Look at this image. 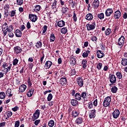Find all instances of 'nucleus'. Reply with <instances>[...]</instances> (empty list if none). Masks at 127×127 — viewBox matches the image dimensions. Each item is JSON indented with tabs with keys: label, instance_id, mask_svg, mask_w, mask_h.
Returning <instances> with one entry per match:
<instances>
[{
	"label": "nucleus",
	"instance_id": "nucleus-53",
	"mask_svg": "<svg viewBox=\"0 0 127 127\" xmlns=\"http://www.w3.org/2000/svg\"><path fill=\"white\" fill-rule=\"evenodd\" d=\"M6 29L8 32H11L12 31V26L7 27Z\"/></svg>",
	"mask_w": 127,
	"mask_h": 127
},
{
	"label": "nucleus",
	"instance_id": "nucleus-57",
	"mask_svg": "<svg viewBox=\"0 0 127 127\" xmlns=\"http://www.w3.org/2000/svg\"><path fill=\"white\" fill-rule=\"evenodd\" d=\"M11 68V64H10V66H8L7 68L6 67L5 68V70L6 72H9V71H10Z\"/></svg>",
	"mask_w": 127,
	"mask_h": 127
},
{
	"label": "nucleus",
	"instance_id": "nucleus-64",
	"mask_svg": "<svg viewBox=\"0 0 127 127\" xmlns=\"http://www.w3.org/2000/svg\"><path fill=\"white\" fill-rule=\"evenodd\" d=\"M28 85L30 87L32 85V83H31V81H30V78L29 77L28 79Z\"/></svg>",
	"mask_w": 127,
	"mask_h": 127
},
{
	"label": "nucleus",
	"instance_id": "nucleus-23",
	"mask_svg": "<svg viewBox=\"0 0 127 127\" xmlns=\"http://www.w3.org/2000/svg\"><path fill=\"white\" fill-rule=\"evenodd\" d=\"M57 25L59 26V27H63V26H65V21L60 20L58 22Z\"/></svg>",
	"mask_w": 127,
	"mask_h": 127
},
{
	"label": "nucleus",
	"instance_id": "nucleus-12",
	"mask_svg": "<svg viewBox=\"0 0 127 127\" xmlns=\"http://www.w3.org/2000/svg\"><path fill=\"white\" fill-rule=\"evenodd\" d=\"M100 4V1L99 0H94L92 2V6H94V8H98Z\"/></svg>",
	"mask_w": 127,
	"mask_h": 127
},
{
	"label": "nucleus",
	"instance_id": "nucleus-4",
	"mask_svg": "<svg viewBox=\"0 0 127 127\" xmlns=\"http://www.w3.org/2000/svg\"><path fill=\"white\" fill-rule=\"evenodd\" d=\"M110 82L111 84H115L117 82V77L114 74H109Z\"/></svg>",
	"mask_w": 127,
	"mask_h": 127
},
{
	"label": "nucleus",
	"instance_id": "nucleus-48",
	"mask_svg": "<svg viewBox=\"0 0 127 127\" xmlns=\"http://www.w3.org/2000/svg\"><path fill=\"white\" fill-rule=\"evenodd\" d=\"M52 98H53V96L52 95V94L50 93L48 95V98H47V100L49 102H50V101H51L52 100Z\"/></svg>",
	"mask_w": 127,
	"mask_h": 127
},
{
	"label": "nucleus",
	"instance_id": "nucleus-47",
	"mask_svg": "<svg viewBox=\"0 0 127 127\" xmlns=\"http://www.w3.org/2000/svg\"><path fill=\"white\" fill-rule=\"evenodd\" d=\"M89 52H90V51L85 52L83 53L82 54V57L84 58H86V57H88V56H89Z\"/></svg>",
	"mask_w": 127,
	"mask_h": 127
},
{
	"label": "nucleus",
	"instance_id": "nucleus-6",
	"mask_svg": "<svg viewBox=\"0 0 127 127\" xmlns=\"http://www.w3.org/2000/svg\"><path fill=\"white\" fill-rule=\"evenodd\" d=\"M122 16L121 11L118 10L114 13V17L115 19H119Z\"/></svg>",
	"mask_w": 127,
	"mask_h": 127
},
{
	"label": "nucleus",
	"instance_id": "nucleus-61",
	"mask_svg": "<svg viewBox=\"0 0 127 127\" xmlns=\"http://www.w3.org/2000/svg\"><path fill=\"white\" fill-rule=\"evenodd\" d=\"M2 31H3L4 36H5V35H6V34L7 33V32H8L7 30L6 29H2Z\"/></svg>",
	"mask_w": 127,
	"mask_h": 127
},
{
	"label": "nucleus",
	"instance_id": "nucleus-11",
	"mask_svg": "<svg viewBox=\"0 0 127 127\" xmlns=\"http://www.w3.org/2000/svg\"><path fill=\"white\" fill-rule=\"evenodd\" d=\"M114 12L113 8H109L105 11L106 16H111V15Z\"/></svg>",
	"mask_w": 127,
	"mask_h": 127
},
{
	"label": "nucleus",
	"instance_id": "nucleus-28",
	"mask_svg": "<svg viewBox=\"0 0 127 127\" xmlns=\"http://www.w3.org/2000/svg\"><path fill=\"white\" fill-rule=\"evenodd\" d=\"M67 2L69 3V5H71L72 8L75 7V2H74L73 0H67Z\"/></svg>",
	"mask_w": 127,
	"mask_h": 127
},
{
	"label": "nucleus",
	"instance_id": "nucleus-7",
	"mask_svg": "<svg viewBox=\"0 0 127 127\" xmlns=\"http://www.w3.org/2000/svg\"><path fill=\"white\" fill-rule=\"evenodd\" d=\"M76 81L79 87H83V85H84V80H83V78H82V77H78L76 78Z\"/></svg>",
	"mask_w": 127,
	"mask_h": 127
},
{
	"label": "nucleus",
	"instance_id": "nucleus-44",
	"mask_svg": "<svg viewBox=\"0 0 127 127\" xmlns=\"http://www.w3.org/2000/svg\"><path fill=\"white\" fill-rule=\"evenodd\" d=\"M117 91H118V87L116 86H114L111 88V92L112 93H117Z\"/></svg>",
	"mask_w": 127,
	"mask_h": 127
},
{
	"label": "nucleus",
	"instance_id": "nucleus-8",
	"mask_svg": "<svg viewBox=\"0 0 127 127\" xmlns=\"http://www.w3.org/2000/svg\"><path fill=\"white\" fill-rule=\"evenodd\" d=\"M120 114L121 113L120 112V110L115 109V110L112 113L113 118L117 119V118H119Z\"/></svg>",
	"mask_w": 127,
	"mask_h": 127
},
{
	"label": "nucleus",
	"instance_id": "nucleus-59",
	"mask_svg": "<svg viewBox=\"0 0 127 127\" xmlns=\"http://www.w3.org/2000/svg\"><path fill=\"white\" fill-rule=\"evenodd\" d=\"M20 29L21 30V31H23V30H24V29H25V26H24V25H22L20 26Z\"/></svg>",
	"mask_w": 127,
	"mask_h": 127
},
{
	"label": "nucleus",
	"instance_id": "nucleus-37",
	"mask_svg": "<svg viewBox=\"0 0 127 127\" xmlns=\"http://www.w3.org/2000/svg\"><path fill=\"white\" fill-rule=\"evenodd\" d=\"M82 64L83 68H86L87 67V60H83L82 61Z\"/></svg>",
	"mask_w": 127,
	"mask_h": 127
},
{
	"label": "nucleus",
	"instance_id": "nucleus-62",
	"mask_svg": "<svg viewBox=\"0 0 127 127\" xmlns=\"http://www.w3.org/2000/svg\"><path fill=\"white\" fill-rule=\"evenodd\" d=\"M19 121H16L15 122V127H19Z\"/></svg>",
	"mask_w": 127,
	"mask_h": 127
},
{
	"label": "nucleus",
	"instance_id": "nucleus-9",
	"mask_svg": "<svg viewBox=\"0 0 127 127\" xmlns=\"http://www.w3.org/2000/svg\"><path fill=\"white\" fill-rule=\"evenodd\" d=\"M29 18L31 20V21H32V22H35V21L37 20L38 17L37 16H36L35 14H29Z\"/></svg>",
	"mask_w": 127,
	"mask_h": 127
},
{
	"label": "nucleus",
	"instance_id": "nucleus-60",
	"mask_svg": "<svg viewBox=\"0 0 127 127\" xmlns=\"http://www.w3.org/2000/svg\"><path fill=\"white\" fill-rule=\"evenodd\" d=\"M12 111H13V112H16V111H18V107L16 106V107L12 108Z\"/></svg>",
	"mask_w": 127,
	"mask_h": 127
},
{
	"label": "nucleus",
	"instance_id": "nucleus-17",
	"mask_svg": "<svg viewBox=\"0 0 127 127\" xmlns=\"http://www.w3.org/2000/svg\"><path fill=\"white\" fill-rule=\"evenodd\" d=\"M52 65V62H51V61H47L46 62L44 67L45 69H49V68H50V67H51Z\"/></svg>",
	"mask_w": 127,
	"mask_h": 127
},
{
	"label": "nucleus",
	"instance_id": "nucleus-30",
	"mask_svg": "<svg viewBox=\"0 0 127 127\" xmlns=\"http://www.w3.org/2000/svg\"><path fill=\"white\" fill-rule=\"evenodd\" d=\"M71 104L72 106H73V107H75L78 105V101L75 99H72L71 100Z\"/></svg>",
	"mask_w": 127,
	"mask_h": 127
},
{
	"label": "nucleus",
	"instance_id": "nucleus-1",
	"mask_svg": "<svg viewBox=\"0 0 127 127\" xmlns=\"http://www.w3.org/2000/svg\"><path fill=\"white\" fill-rule=\"evenodd\" d=\"M125 40H126V39L125 38L124 36H122L118 40L117 42H116L117 45H118L120 48H122L124 46V45L125 44Z\"/></svg>",
	"mask_w": 127,
	"mask_h": 127
},
{
	"label": "nucleus",
	"instance_id": "nucleus-21",
	"mask_svg": "<svg viewBox=\"0 0 127 127\" xmlns=\"http://www.w3.org/2000/svg\"><path fill=\"white\" fill-rule=\"evenodd\" d=\"M75 123L76 124V125H81V124L83 123V118L81 117L77 118L75 121Z\"/></svg>",
	"mask_w": 127,
	"mask_h": 127
},
{
	"label": "nucleus",
	"instance_id": "nucleus-39",
	"mask_svg": "<svg viewBox=\"0 0 127 127\" xmlns=\"http://www.w3.org/2000/svg\"><path fill=\"white\" fill-rule=\"evenodd\" d=\"M55 40V36L54 35V34L52 33L50 36V42H54Z\"/></svg>",
	"mask_w": 127,
	"mask_h": 127
},
{
	"label": "nucleus",
	"instance_id": "nucleus-33",
	"mask_svg": "<svg viewBox=\"0 0 127 127\" xmlns=\"http://www.w3.org/2000/svg\"><path fill=\"white\" fill-rule=\"evenodd\" d=\"M111 33H112V30L111 29L107 28L105 30V35H106L107 36H108V35H110Z\"/></svg>",
	"mask_w": 127,
	"mask_h": 127
},
{
	"label": "nucleus",
	"instance_id": "nucleus-32",
	"mask_svg": "<svg viewBox=\"0 0 127 127\" xmlns=\"http://www.w3.org/2000/svg\"><path fill=\"white\" fill-rule=\"evenodd\" d=\"M121 64L123 66H127V59H123L121 61Z\"/></svg>",
	"mask_w": 127,
	"mask_h": 127
},
{
	"label": "nucleus",
	"instance_id": "nucleus-25",
	"mask_svg": "<svg viewBox=\"0 0 127 127\" xmlns=\"http://www.w3.org/2000/svg\"><path fill=\"white\" fill-rule=\"evenodd\" d=\"M61 32L62 34H66L68 32V29L67 27H64L61 29Z\"/></svg>",
	"mask_w": 127,
	"mask_h": 127
},
{
	"label": "nucleus",
	"instance_id": "nucleus-63",
	"mask_svg": "<svg viewBox=\"0 0 127 127\" xmlns=\"http://www.w3.org/2000/svg\"><path fill=\"white\" fill-rule=\"evenodd\" d=\"M5 124H6V122H1L0 123V127H5Z\"/></svg>",
	"mask_w": 127,
	"mask_h": 127
},
{
	"label": "nucleus",
	"instance_id": "nucleus-41",
	"mask_svg": "<svg viewBox=\"0 0 127 127\" xmlns=\"http://www.w3.org/2000/svg\"><path fill=\"white\" fill-rule=\"evenodd\" d=\"M54 124H55L54 121L50 120L48 123V126L49 127H52L54 126Z\"/></svg>",
	"mask_w": 127,
	"mask_h": 127
},
{
	"label": "nucleus",
	"instance_id": "nucleus-36",
	"mask_svg": "<svg viewBox=\"0 0 127 127\" xmlns=\"http://www.w3.org/2000/svg\"><path fill=\"white\" fill-rule=\"evenodd\" d=\"M42 34L43 35H45V32H46L47 30V26L46 25H44L42 28Z\"/></svg>",
	"mask_w": 127,
	"mask_h": 127
},
{
	"label": "nucleus",
	"instance_id": "nucleus-14",
	"mask_svg": "<svg viewBox=\"0 0 127 127\" xmlns=\"http://www.w3.org/2000/svg\"><path fill=\"white\" fill-rule=\"evenodd\" d=\"M85 18L86 20H92L93 18H94V16H93L92 13H89L86 15Z\"/></svg>",
	"mask_w": 127,
	"mask_h": 127
},
{
	"label": "nucleus",
	"instance_id": "nucleus-31",
	"mask_svg": "<svg viewBox=\"0 0 127 127\" xmlns=\"http://www.w3.org/2000/svg\"><path fill=\"white\" fill-rule=\"evenodd\" d=\"M116 75L118 79H122L123 78V74H122V72L120 71H117L116 73Z\"/></svg>",
	"mask_w": 127,
	"mask_h": 127
},
{
	"label": "nucleus",
	"instance_id": "nucleus-58",
	"mask_svg": "<svg viewBox=\"0 0 127 127\" xmlns=\"http://www.w3.org/2000/svg\"><path fill=\"white\" fill-rule=\"evenodd\" d=\"M71 76H74V75H76V70L75 69H72L70 73Z\"/></svg>",
	"mask_w": 127,
	"mask_h": 127
},
{
	"label": "nucleus",
	"instance_id": "nucleus-27",
	"mask_svg": "<svg viewBox=\"0 0 127 127\" xmlns=\"http://www.w3.org/2000/svg\"><path fill=\"white\" fill-rule=\"evenodd\" d=\"M34 11H36V12H37L38 11H39L40 10V8H41V6L39 5H36L35 6H34Z\"/></svg>",
	"mask_w": 127,
	"mask_h": 127
},
{
	"label": "nucleus",
	"instance_id": "nucleus-38",
	"mask_svg": "<svg viewBox=\"0 0 127 127\" xmlns=\"http://www.w3.org/2000/svg\"><path fill=\"white\" fill-rule=\"evenodd\" d=\"M5 98V93L4 92H0V99L1 100L4 99Z\"/></svg>",
	"mask_w": 127,
	"mask_h": 127
},
{
	"label": "nucleus",
	"instance_id": "nucleus-34",
	"mask_svg": "<svg viewBox=\"0 0 127 127\" xmlns=\"http://www.w3.org/2000/svg\"><path fill=\"white\" fill-rule=\"evenodd\" d=\"M16 4L17 5H22L23 4V0H16Z\"/></svg>",
	"mask_w": 127,
	"mask_h": 127
},
{
	"label": "nucleus",
	"instance_id": "nucleus-10",
	"mask_svg": "<svg viewBox=\"0 0 127 127\" xmlns=\"http://www.w3.org/2000/svg\"><path fill=\"white\" fill-rule=\"evenodd\" d=\"M59 83L63 86H65L67 84V79H66L65 76H64L60 79Z\"/></svg>",
	"mask_w": 127,
	"mask_h": 127
},
{
	"label": "nucleus",
	"instance_id": "nucleus-52",
	"mask_svg": "<svg viewBox=\"0 0 127 127\" xmlns=\"http://www.w3.org/2000/svg\"><path fill=\"white\" fill-rule=\"evenodd\" d=\"M102 66H103V64L99 63L97 66V69H98V70H101V69H102Z\"/></svg>",
	"mask_w": 127,
	"mask_h": 127
},
{
	"label": "nucleus",
	"instance_id": "nucleus-54",
	"mask_svg": "<svg viewBox=\"0 0 127 127\" xmlns=\"http://www.w3.org/2000/svg\"><path fill=\"white\" fill-rule=\"evenodd\" d=\"M73 21H74L75 22L77 21V16L76 15L75 12H73Z\"/></svg>",
	"mask_w": 127,
	"mask_h": 127
},
{
	"label": "nucleus",
	"instance_id": "nucleus-35",
	"mask_svg": "<svg viewBox=\"0 0 127 127\" xmlns=\"http://www.w3.org/2000/svg\"><path fill=\"white\" fill-rule=\"evenodd\" d=\"M6 94L8 96V97H12V94H11V89H7L6 91Z\"/></svg>",
	"mask_w": 127,
	"mask_h": 127
},
{
	"label": "nucleus",
	"instance_id": "nucleus-45",
	"mask_svg": "<svg viewBox=\"0 0 127 127\" xmlns=\"http://www.w3.org/2000/svg\"><path fill=\"white\" fill-rule=\"evenodd\" d=\"M57 5V0H54V2L52 5V8L54 9L56 8V5Z\"/></svg>",
	"mask_w": 127,
	"mask_h": 127
},
{
	"label": "nucleus",
	"instance_id": "nucleus-5",
	"mask_svg": "<svg viewBox=\"0 0 127 127\" xmlns=\"http://www.w3.org/2000/svg\"><path fill=\"white\" fill-rule=\"evenodd\" d=\"M40 115V111L39 110H37L34 113L33 117H32L33 121L37 120L39 118V115Z\"/></svg>",
	"mask_w": 127,
	"mask_h": 127
},
{
	"label": "nucleus",
	"instance_id": "nucleus-50",
	"mask_svg": "<svg viewBox=\"0 0 127 127\" xmlns=\"http://www.w3.org/2000/svg\"><path fill=\"white\" fill-rule=\"evenodd\" d=\"M36 47H37V48H39V47H41V46H42V43H41V42L40 41L38 42L36 44Z\"/></svg>",
	"mask_w": 127,
	"mask_h": 127
},
{
	"label": "nucleus",
	"instance_id": "nucleus-24",
	"mask_svg": "<svg viewBox=\"0 0 127 127\" xmlns=\"http://www.w3.org/2000/svg\"><path fill=\"white\" fill-rule=\"evenodd\" d=\"M15 35L16 37H21L22 36V32L19 29L15 31Z\"/></svg>",
	"mask_w": 127,
	"mask_h": 127
},
{
	"label": "nucleus",
	"instance_id": "nucleus-18",
	"mask_svg": "<svg viewBox=\"0 0 127 127\" xmlns=\"http://www.w3.org/2000/svg\"><path fill=\"white\" fill-rule=\"evenodd\" d=\"M69 63L70 64V65H75V64H76V58L73 57H71L69 58Z\"/></svg>",
	"mask_w": 127,
	"mask_h": 127
},
{
	"label": "nucleus",
	"instance_id": "nucleus-29",
	"mask_svg": "<svg viewBox=\"0 0 127 127\" xmlns=\"http://www.w3.org/2000/svg\"><path fill=\"white\" fill-rule=\"evenodd\" d=\"M97 17L99 19L102 20V19H104L105 18V14H104V13H100L97 15Z\"/></svg>",
	"mask_w": 127,
	"mask_h": 127
},
{
	"label": "nucleus",
	"instance_id": "nucleus-26",
	"mask_svg": "<svg viewBox=\"0 0 127 127\" xmlns=\"http://www.w3.org/2000/svg\"><path fill=\"white\" fill-rule=\"evenodd\" d=\"M61 11L63 13L66 14L68 12V7H62Z\"/></svg>",
	"mask_w": 127,
	"mask_h": 127
},
{
	"label": "nucleus",
	"instance_id": "nucleus-55",
	"mask_svg": "<svg viewBox=\"0 0 127 127\" xmlns=\"http://www.w3.org/2000/svg\"><path fill=\"white\" fill-rule=\"evenodd\" d=\"M8 27V25H7V23H4V24H3L2 25V29H6Z\"/></svg>",
	"mask_w": 127,
	"mask_h": 127
},
{
	"label": "nucleus",
	"instance_id": "nucleus-2",
	"mask_svg": "<svg viewBox=\"0 0 127 127\" xmlns=\"http://www.w3.org/2000/svg\"><path fill=\"white\" fill-rule=\"evenodd\" d=\"M111 101L112 98H111V97L108 96L107 97L105 98L103 101V106L105 107H109L111 104Z\"/></svg>",
	"mask_w": 127,
	"mask_h": 127
},
{
	"label": "nucleus",
	"instance_id": "nucleus-51",
	"mask_svg": "<svg viewBox=\"0 0 127 127\" xmlns=\"http://www.w3.org/2000/svg\"><path fill=\"white\" fill-rule=\"evenodd\" d=\"M18 63V60H17V59H15L13 61V66H15V65H17Z\"/></svg>",
	"mask_w": 127,
	"mask_h": 127
},
{
	"label": "nucleus",
	"instance_id": "nucleus-43",
	"mask_svg": "<svg viewBox=\"0 0 127 127\" xmlns=\"http://www.w3.org/2000/svg\"><path fill=\"white\" fill-rule=\"evenodd\" d=\"M81 98H82V99H85L87 98V93L86 92H83L81 95H80Z\"/></svg>",
	"mask_w": 127,
	"mask_h": 127
},
{
	"label": "nucleus",
	"instance_id": "nucleus-3",
	"mask_svg": "<svg viewBox=\"0 0 127 127\" xmlns=\"http://www.w3.org/2000/svg\"><path fill=\"white\" fill-rule=\"evenodd\" d=\"M87 30L90 31V30H94L96 28V22H94L91 24L88 23L86 25Z\"/></svg>",
	"mask_w": 127,
	"mask_h": 127
},
{
	"label": "nucleus",
	"instance_id": "nucleus-20",
	"mask_svg": "<svg viewBox=\"0 0 127 127\" xmlns=\"http://www.w3.org/2000/svg\"><path fill=\"white\" fill-rule=\"evenodd\" d=\"M25 90H26V85L22 84L20 86L19 91L21 93H23Z\"/></svg>",
	"mask_w": 127,
	"mask_h": 127
},
{
	"label": "nucleus",
	"instance_id": "nucleus-15",
	"mask_svg": "<svg viewBox=\"0 0 127 127\" xmlns=\"http://www.w3.org/2000/svg\"><path fill=\"white\" fill-rule=\"evenodd\" d=\"M14 51L16 53V54H18L21 53V51H22V49H21L19 46H16L14 47Z\"/></svg>",
	"mask_w": 127,
	"mask_h": 127
},
{
	"label": "nucleus",
	"instance_id": "nucleus-13",
	"mask_svg": "<svg viewBox=\"0 0 127 127\" xmlns=\"http://www.w3.org/2000/svg\"><path fill=\"white\" fill-rule=\"evenodd\" d=\"M95 113H96V110H92L89 112V115L90 119H94L96 117Z\"/></svg>",
	"mask_w": 127,
	"mask_h": 127
},
{
	"label": "nucleus",
	"instance_id": "nucleus-22",
	"mask_svg": "<svg viewBox=\"0 0 127 127\" xmlns=\"http://www.w3.org/2000/svg\"><path fill=\"white\" fill-rule=\"evenodd\" d=\"M12 116V112L10 111H8L7 112L5 113L4 117L5 118L6 120H7L8 118H10V117Z\"/></svg>",
	"mask_w": 127,
	"mask_h": 127
},
{
	"label": "nucleus",
	"instance_id": "nucleus-49",
	"mask_svg": "<svg viewBox=\"0 0 127 127\" xmlns=\"http://www.w3.org/2000/svg\"><path fill=\"white\" fill-rule=\"evenodd\" d=\"M16 10H12L11 12H10V16L11 17H12L13 16H14V15H15L16 12H15Z\"/></svg>",
	"mask_w": 127,
	"mask_h": 127
},
{
	"label": "nucleus",
	"instance_id": "nucleus-56",
	"mask_svg": "<svg viewBox=\"0 0 127 127\" xmlns=\"http://www.w3.org/2000/svg\"><path fill=\"white\" fill-rule=\"evenodd\" d=\"M92 41H93V42H97V40H98V39L97 38V37L93 36L91 38Z\"/></svg>",
	"mask_w": 127,
	"mask_h": 127
},
{
	"label": "nucleus",
	"instance_id": "nucleus-40",
	"mask_svg": "<svg viewBox=\"0 0 127 127\" xmlns=\"http://www.w3.org/2000/svg\"><path fill=\"white\" fill-rule=\"evenodd\" d=\"M75 98L76 100H78V101H80L81 100V95L79 93H76L75 95Z\"/></svg>",
	"mask_w": 127,
	"mask_h": 127
},
{
	"label": "nucleus",
	"instance_id": "nucleus-16",
	"mask_svg": "<svg viewBox=\"0 0 127 127\" xmlns=\"http://www.w3.org/2000/svg\"><path fill=\"white\" fill-rule=\"evenodd\" d=\"M105 56V54L101 51L98 50L97 51V56L98 58H103Z\"/></svg>",
	"mask_w": 127,
	"mask_h": 127
},
{
	"label": "nucleus",
	"instance_id": "nucleus-19",
	"mask_svg": "<svg viewBox=\"0 0 127 127\" xmlns=\"http://www.w3.org/2000/svg\"><path fill=\"white\" fill-rule=\"evenodd\" d=\"M34 93V88H31L27 93V96L29 98L32 96Z\"/></svg>",
	"mask_w": 127,
	"mask_h": 127
},
{
	"label": "nucleus",
	"instance_id": "nucleus-46",
	"mask_svg": "<svg viewBox=\"0 0 127 127\" xmlns=\"http://www.w3.org/2000/svg\"><path fill=\"white\" fill-rule=\"evenodd\" d=\"M87 107L89 109H92L93 108V103L91 102H89L87 104Z\"/></svg>",
	"mask_w": 127,
	"mask_h": 127
},
{
	"label": "nucleus",
	"instance_id": "nucleus-42",
	"mask_svg": "<svg viewBox=\"0 0 127 127\" xmlns=\"http://www.w3.org/2000/svg\"><path fill=\"white\" fill-rule=\"evenodd\" d=\"M72 115L73 117V118H77L78 117V115H79V113H77L76 111H72Z\"/></svg>",
	"mask_w": 127,
	"mask_h": 127
}]
</instances>
